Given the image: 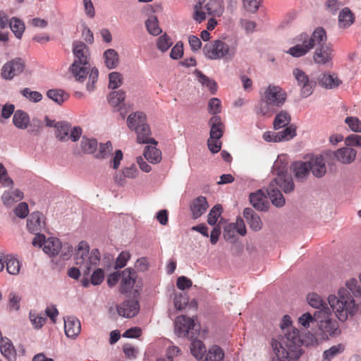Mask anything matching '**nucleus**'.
Instances as JSON below:
<instances>
[{
    "mask_svg": "<svg viewBox=\"0 0 361 361\" xmlns=\"http://www.w3.org/2000/svg\"><path fill=\"white\" fill-rule=\"evenodd\" d=\"M250 202L259 211H267L269 209L267 197L261 190L250 195Z\"/></svg>",
    "mask_w": 361,
    "mask_h": 361,
    "instance_id": "nucleus-19",
    "label": "nucleus"
},
{
    "mask_svg": "<svg viewBox=\"0 0 361 361\" xmlns=\"http://www.w3.org/2000/svg\"><path fill=\"white\" fill-rule=\"evenodd\" d=\"M295 45L289 48L287 53L293 57H300L307 54L311 50L310 44L305 43L300 39V35L295 39Z\"/></svg>",
    "mask_w": 361,
    "mask_h": 361,
    "instance_id": "nucleus-21",
    "label": "nucleus"
},
{
    "mask_svg": "<svg viewBox=\"0 0 361 361\" xmlns=\"http://www.w3.org/2000/svg\"><path fill=\"white\" fill-rule=\"evenodd\" d=\"M188 300L189 299L186 293H176L173 298L174 306L177 310H181L187 305Z\"/></svg>",
    "mask_w": 361,
    "mask_h": 361,
    "instance_id": "nucleus-51",
    "label": "nucleus"
},
{
    "mask_svg": "<svg viewBox=\"0 0 361 361\" xmlns=\"http://www.w3.org/2000/svg\"><path fill=\"white\" fill-rule=\"evenodd\" d=\"M147 122V118L142 112H135L130 114L127 118V126L131 130L137 131L139 128Z\"/></svg>",
    "mask_w": 361,
    "mask_h": 361,
    "instance_id": "nucleus-26",
    "label": "nucleus"
},
{
    "mask_svg": "<svg viewBox=\"0 0 361 361\" xmlns=\"http://www.w3.org/2000/svg\"><path fill=\"white\" fill-rule=\"evenodd\" d=\"M330 310H323L315 312V322H317L319 335L323 338H328L329 336H336L338 329V324L329 318Z\"/></svg>",
    "mask_w": 361,
    "mask_h": 361,
    "instance_id": "nucleus-9",
    "label": "nucleus"
},
{
    "mask_svg": "<svg viewBox=\"0 0 361 361\" xmlns=\"http://www.w3.org/2000/svg\"><path fill=\"white\" fill-rule=\"evenodd\" d=\"M142 283L137 279L136 271L132 268H126L121 272L120 293H128L132 289L138 293L142 289Z\"/></svg>",
    "mask_w": 361,
    "mask_h": 361,
    "instance_id": "nucleus-11",
    "label": "nucleus"
},
{
    "mask_svg": "<svg viewBox=\"0 0 361 361\" xmlns=\"http://www.w3.org/2000/svg\"><path fill=\"white\" fill-rule=\"evenodd\" d=\"M224 357L223 350L217 345H214L209 349L203 361H222Z\"/></svg>",
    "mask_w": 361,
    "mask_h": 361,
    "instance_id": "nucleus-42",
    "label": "nucleus"
},
{
    "mask_svg": "<svg viewBox=\"0 0 361 361\" xmlns=\"http://www.w3.org/2000/svg\"><path fill=\"white\" fill-rule=\"evenodd\" d=\"M291 171L293 173L295 178L298 180H305L310 173L308 163L304 161H295L291 165Z\"/></svg>",
    "mask_w": 361,
    "mask_h": 361,
    "instance_id": "nucleus-27",
    "label": "nucleus"
},
{
    "mask_svg": "<svg viewBox=\"0 0 361 361\" xmlns=\"http://www.w3.org/2000/svg\"><path fill=\"white\" fill-rule=\"evenodd\" d=\"M172 45L171 39L166 35L160 36L157 39V48L161 51H166Z\"/></svg>",
    "mask_w": 361,
    "mask_h": 361,
    "instance_id": "nucleus-55",
    "label": "nucleus"
},
{
    "mask_svg": "<svg viewBox=\"0 0 361 361\" xmlns=\"http://www.w3.org/2000/svg\"><path fill=\"white\" fill-rule=\"evenodd\" d=\"M104 278V273L103 269H97L94 271L92 276H91V283L94 285H99L102 283Z\"/></svg>",
    "mask_w": 361,
    "mask_h": 361,
    "instance_id": "nucleus-63",
    "label": "nucleus"
},
{
    "mask_svg": "<svg viewBox=\"0 0 361 361\" xmlns=\"http://www.w3.org/2000/svg\"><path fill=\"white\" fill-rule=\"evenodd\" d=\"M290 121V115L286 111H281L279 113L274 121V128L278 130L283 127L286 126Z\"/></svg>",
    "mask_w": 361,
    "mask_h": 361,
    "instance_id": "nucleus-45",
    "label": "nucleus"
},
{
    "mask_svg": "<svg viewBox=\"0 0 361 361\" xmlns=\"http://www.w3.org/2000/svg\"><path fill=\"white\" fill-rule=\"evenodd\" d=\"M357 152L350 147H343L335 152L337 160L343 164H350L356 157Z\"/></svg>",
    "mask_w": 361,
    "mask_h": 361,
    "instance_id": "nucleus-28",
    "label": "nucleus"
},
{
    "mask_svg": "<svg viewBox=\"0 0 361 361\" xmlns=\"http://www.w3.org/2000/svg\"><path fill=\"white\" fill-rule=\"evenodd\" d=\"M345 142L348 146L361 147V135L351 134L345 137Z\"/></svg>",
    "mask_w": 361,
    "mask_h": 361,
    "instance_id": "nucleus-60",
    "label": "nucleus"
},
{
    "mask_svg": "<svg viewBox=\"0 0 361 361\" xmlns=\"http://www.w3.org/2000/svg\"><path fill=\"white\" fill-rule=\"evenodd\" d=\"M6 270L11 275H17L20 272V264L17 258L13 255H7L5 259Z\"/></svg>",
    "mask_w": 361,
    "mask_h": 361,
    "instance_id": "nucleus-41",
    "label": "nucleus"
},
{
    "mask_svg": "<svg viewBox=\"0 0 361 361\" xmlns=\"http://www.w3.org/2000/svg\"><path fill=\"white\" fill-rule=\"evenodd\" d=\"M276 133L279 142L289 140L296 135L295 128H293V126L286 127L284 130Z\"/></svg>",
    "mask_w": 361,
    "mask_h": 361,
    "instance_id": "nucleus-48",
    "label": "nucleus"
},
{
    "mask_svg": "<svg viewBox=\"0 0 361 361\" xmlns=\"http://www.w3.org/2000/svg\"><path fill=\"white\" fill-rule=\"evenodd\" d=\"M147 31L152 35L157 36L161 32L159 22L155 16L149 17L145 22Z\"/></svg>",
    "mask_w": 361,
    "mask_h": 361,
    "instance_id": "nucleus-47",
    "label": "nucleus"
},
{
    "mask_svg": "<svg viewBox=\"0 0 361 361\" xmlns=\"http://www.w3.org/2000/svg\"><path fill=\"white\" fill-rule=\"evenodd\" d=\"M355 21V16L347 7L343 8L338 15V26L342 28L350 27Z\"/></svg>",
    "mask_w": 361,
    "mask_h": 361,
    "instance_id": "nucleus-33",
    "label": "nucleus"
},
{
    "mask_svg": "<svg viewBox=\"0 0 361 361\" xmlns=\"http://www.w3.org/2000/svg\"><path fill=\"white\" fill-rule=\"evenodd\" d=\"M56 129V137L61 142L68 140V135L71 130V125L66 121H59L54 125Z\"/></svg>",
    "mask_w": 361,
    "mask_h": 361,
    "instance_id": "nucleus-35",
    "label": "nucleus"
},
{
    "mask_svg": "<svg viewBox=\"0 0 361 361\" xmlns=\"http://www.w3.org/2000/svg\"><path fill=\"white\" fill-rule=\"evenodd\" d=\"M222 211V207L219 204H216L213 208L211 209L208 218H207V222L211 226H214L218 220V218L221 215Z\"/></svg>",
    "mask_w": 361,
    "mask_h": 361,
    "instance_id": "nucleus-54",
    "label": "nucleus"
},
{
    "mask_svg": "<svg viewBox=\"0 0 361 361\" xmlns=\"http://www.w3.org/2000/svg\"><path fill=\"white\" fill-rule=\"evenodd\" d=\"M15 214L21 219L27 216L29 213L28 205L26 202H20L14 209Z\"/></svg>",
    "mask_w": 361,
    "mask_h": 361,
    "instance_id": "nucleus-59",
    "label": "nucleus"
},
{
    "mask_svg": "<svg viewBox=\"0 0 361 361\" xmlns=\"http://www.w3.org/2000/svg\"><path fill=\"white\" fill-rule=\"evenodd\" d=\"M221 110V104L219 99L214 97L209 101L208 111L213 115L219 114Z\"/></svg>",
    "mask_w": 361,
    "mask_h": 361,
    "instance_id": "nucleus-56",
    "label": "nucleus"
},
{
    "mask_svg": "<svg viewBox=\"0 0 361 361\" xmlns=\"http://www.w3.org/2000/svg\"><path fill=\"white\" fill-rule=\"evenodd\" d=\"M300 39L303 40V42L310 44L311 49L315 46L321 47L322 45H327L326 40L327 37L326 32L324 28L321 27H317L313 32L312 35L310 36L307 33L300 34Z\"/></svg>",
    "mask_w": 361,
    "mask_h": 361,
    "instance_id": "nucleus-14",
    "label": "nucleus"
},
{
    "mask_svg": "<svg viewBox=\"0 0 361 361\" xmlns=\"http://www.w3.org/2000/svg\"><path fill=\"white\" fill-rule=\"evenodd\" d=\"M21 297L16 293H11L9 295L8 305L10 308L18 310L20 308V302Z\"/></svg>",
    "mask_w": 361,
    "mask_h": 361,
    "instance_id": "nucleus-62",
    "label": "nucleus"
},
{
    "mask_svg": "<svg viewBox=\"0 0 361 361\" xmlns=\"http://www.w3.org/2000/svg\"><path fill=\"white\" fill-rule=\"evenodd\" d=\"M294 188L291 176L287 173H281L269 183L267 192L274 205L282 207L285 204V199L281 190L289 193Z\"/></svg>",
    "mask_w": 361,
    "mask_h": 361,
    "instance_id": "nucleus-4",
    "label": "nucleus"
},
{
    "mask_svg": "<svg viewBox=\"0 0 361 361\" xmlns=\"http://www.w3.org/2000/svg\"><path fill=\"white\" fill-rule=\"evenodd\" d=\"M25 68V63L21 58H16L6 62L1 71V77L5 80H12L21 74Z\"/></svg>",
    "mask_w": 361,
    "mask_h": 361,
    "instance_id": "nucleus-13",
    "label": "nucleus"
},
{
    "mask_svg": "<svg viewBox=\"0 0 361 361\" xmlns=\"http://www.w3.org/2000/svg\"><path fill=\"white\" fill-rule=\"evenodd\" d=\"M298 322L305 328H308L310 322H315V313L312 316L310 313L306 312L299 317Z\"/></svg>",
    "mask_w": 361,
    "mask_h": 361,
    "instance_id": "nucleus-64",
    "label": "nucleus"
},
{
    "mask_svg": "<svg viewBox=\"0 0 361 361\" xmlns=\"http://www.w3.org/2000/svg\"><path fill=\"white\" fill-rule=\"evenodd\" d=\"M261 0H243V7L249 12H255L259 6Z\"/></svg>",
    "mask_w": 361,
    "mask_h": 361,
    "instance_id": "nucleus-61",
    "label": "nucleus"
},
{
    "mask_svg": "<svg viewBox=\"0 0 361 361\" xmlns=\"http://www.w3.org/2000/svg\"><path fill=\"white\" fill-rule=\"evenodd\" d=\"M13 125L19 129H25L30 124V116L23 110H17L13 116Z\"/></svg>",
    "mask_w": 361,
    "mask_h": 361,
    "instance_id": "nucleus-31",
    "label": "nucleus"
},
{
    "mask_svg": "<svg viewBox=\"0 0 361 361\" xmlns=\"http://www.w3.org/2000/svg\"><path fill=\"white\" fill-rule=\"evenodd\" d=\"M0 350L2 355L8 360V361H15L16 358V350L11 343V341L6 338H4L1 336L0 338Z\"/></svg>",
    "mask_w": 361,
    "mask_h": 361,
    "instance_id": "nucleus-29",
    "label": "nucleus"
},
{
    "mask_svg": "<svg viewBox=\"0 0 361 361\" xmlns=\"http://www.w3.org/2000/svg\"><path fill=\"white\" fill-rule=\"evenodd\" d=\"M130 257V255L129 254V252H121L118 257L116 258V262H115V268L116 269H118V268H123L124 267L128 261L129 260Z\"/></svg>",
    "mask_w": 361,
    "mask_h": 361,
    "instance_id": "nucleus-58",
    "label": "nucleus"
},
{
    "mask_svg": "<svg viewBox=\"0 0 361 361\" xmlns=\"http://www.w3.org/2000/svg\"><path fill=\"white\" fill-rule=\"evenodd\" d=\"M343 350V348L341 345H334L329 350L324 352V359L331 361V358L341 353Z\"/></svg>",
    "mask_w": 361,
    "mask_h": 361,
    "instance_id": "nucleus-57",
    "label": "nucleus"
},
{
    "mask_svg": "<svg viewBox=\"0 0 361 361\" xmlns=\"http://www.w3.org/2000/svg\"><path fill=\"white\" fill-rule=\"evenodd\" d=\"M192 318L185 315H180L175 320L174 331L180 337H186L190 340L197 336V329Z\"/></svg>",
    "mask_w": 361,
    "mask_h": 361,
    "instance_id": "nucleus-10",
    "label": "nucleus"
},
{
    "mask_svg": "<svg viewBox=\"0 0 361 361\" xmlns=\"http://www.w3.org/2000/svg\"><path fill=\"white\" fill-rule=\"evenodd\" d=\"M157 145L146 146L144 150L145 158L152 164L159 163L161 160V152L157 148Z\"/></svg>",
    "mask_w": 361,
    "mask_h": 361,
    "instance_id": "nucleus-32",
    "label": "nucleus"
},
{
    "mask_svg": "<svg viewBox=\"0 0 361 361\" xmlns=\"http://www.w3.org/2000/svg\"><path fill=\"white\" fill-rule=\"evenodd\" d=\"M113 150L112 144L110 141L100 144L99 152L95 155L97 159H106L111 154Z\"/></svg>",
    "mask_w": 361,
    "mask_h": 361,
    "instance_id": "nucleus-50",
    "label": "nucleus"
},
{
    "mask_svg": "<svg viewBox=\"0 0 361 361\" xmlns=\"http://www.w3.org/2000/svg\"><path fill=\"white\" fill-rule=\"evenodd\" d=\"M279 339L271 341V347L276 356L272 361L297 360L301 355L302 341L299 331L293 329L284 336H280Z\"/></svg>",
    "mask_w": 361,
    "mask_h": 361,
    "instance_id": "nucleus-2",
    "label": "nucleus"
},
{
    "mask_svg": "<svg viewBox=\"0 0 361 361\" xmlns=\"http://www.w3.org/2000/svg\"><path fill=\"white\" fill-rule=\"evenodd\" d=\"M47 96L48 98L59 105L62 104L69 97V94L68 93L60 89L49 90L47 92Z\"/></svg>",
    "mask_w": 361,
    "mask_h": 361,
    "instance_id": "nucleus-39",
    "label": "nucleus"
},
{
    "mask_svg": "<svg viewBox=\"0 0 361 361\" xmlns=\"http://www.w3.org/2000/svg\"><path fill=\"white\" fill-rule=\"evenodd\" d=\"M140 310V305L137 300L129 299L117 306V312L118 315L132 318L137 314Z\"/></svg>",
    "mask_w": 361,
    "mask_h": 361,
    "instance_id": "nucleus-15",
    "label": "nucleus"
},
{
    "mask_svg": "<svg viewBox=\"0 0 361 361\" xmlns=\"http://www.w3.org/2000/svg\"><path fill=\"white\" fill-rule=\"evenodd\" d=\"M44 222L42 221V214L39 212H32L27 221V228L32 233L42 231Z\"/></svg>",
    "mask_w": 361,
    "mask_h": 361,
    "instance_id": "nucleus-23",
    "label": "nucleus"
},
{
    "mask_svg": "<svg viewBox=\"0 0 361 361\" xmlns=\"http://www.w3.org/2000/svg\"><path fill=\"white\" fill-rule=\"evenodd\" d=\"M208 207L206 197L200 196L195 199L190 204L192 218L196 219L201 216L207 211Z\"/></svg>",
    "mask_w": 361,
    "mask_h": 361,
    "instance_id": "nucleus-24",
    "label": "nucleus"
},
{
    "mask_svg": "<svg viewBox=\"0 0 361 361\" xmlns=\"http://www.w3.org/2000/svg\"><path fill=\"white\" fill-rule=\"evenodd\" d=\"M310 171L317 178L324 176L326 172L324 159L322 155H315L307 161Z\"/></svg>",
    "mask_w": 361,
    "mask_h": 361,
    "instance_id": "nucleus-17",
    "label": "nucleus"
},
{
    "mask_svg": "<svg viewBox=\"0 0 361 361\" xmlns=\"http://www.w3.org/2000/svg\"><path fill=\"white\" fill-rule=\"evenodd\" d=\"M210 126L209 137L207 140V146L212 153H217L221 149L222 142L220 138L224 132V124L219 116H214L209 121Z\"/></svg>",
    "mask_w": 361,
    "mask_h": 361,
    "instance_id": "nucleus-8",
    "label": "nucleus"
},
{
    "mask_svg": "<svg viewBox=\"0 0 361 361\" xmlns=\"http://www.w3.org/2000/svg\"><path fill=\"white\" fill-rule=\"evenodd\" d=\"M122 173L123 175V178L122 176H120V178H118V176H116L114 177L115 181L119 183L120 185L124 184L125 178H135L139 174V171L137 170L136 166L134 164H133L128 167L123 168L122 170Z\"/></svg>",
    "mask_w": 361,
    "mask_h": 361,
    "instance_id": "nucleus-37",
    "label": "nucleus"
},
{
    "mask_svg": "<svg viewBox=\"0 0 361 361\" xmlns=\"http://www.w3.org/2000/svg\"><path fill=\"white\" fill-rule=\"evenodd\" d=\"M194 74L196 75L197 80L202 86H205L209 89L211 94H214L217 91V84L214 80L209 78L200 71L195 70Z\"/></svg>",
    "mask_w": 361,
    "mask_h": 361,
    "instance_id": "nucleus-34",
    "label": "nucleus"
},
{
    "mask_svg": "<svg viewBox=\"0 0 361 361\" xmlns=\"http://www.w3.org/2000/svg\"><path fill=\"white\" fill-rule=\"evenodd\" d=\"M109 87L111 89H116L119 87L123 82V78L120 73L112 72L109 75Z\"/></svg>",
    "mask_w": 361,
    "mask_h": 361,
    "instance_id": "nucleus-52",
    "label": "nucleus"
},
{
    "mask_svg": "<svg viewBox=\"0 0 361 361\" xmlns=\"http://www.w3.org/2000/svg\"><path fill=\"white\" fill-rule=\"evenodd\" d=\"M126 98V92L123 90L113 91L108 96L109 103L114 108L121 109Z\"/></svg>",
    "mask_w": 361,
    "mask_h": 361,
    "instance_id": "nucleus-40",
    "label": "nucleus"
},
{
    "mask_svg": "<svg viewBox=\"0 0 361 361\" xmlns=\"http://www.w3.org/2000/svg\"><path fill=\"white\" fill-rule=\"evenodd\" d=\"M135 133L137 134V142L138 143L157 145V142L154 138L151 137V130L147 122L144 123L141 128H139Z\"/></svg>",
    "mask_w": 361,
    "mask_h": 361,
    "instance_id": "nucleus-25",
    "label": "nucleus"
},
{
    "mask_svg": "<svg viewBox=\"0 0 361 361\" xmlns=\"http://www.w3.org/2000/svg\"><path fill=\"white\" fill-rule=\"evenodd\" d=\"M81 150L86 154H92L97 147V141L83 136L80 142Z\"/></svg>",
    "mask_w": 361,
    "mask_h": 361,
    "instance_id": "nucleus-43",
    "label": "nucleus"
},
{
    "mask_svg": "<svg viewBox=\"0 0 361 361\" xmlns=\"http://www.w3.org/2000/svg\"><path fill=\"white\" fill-rule=\"evenodd\" d=\"M202 51L205 56L211 60L231 59L235 54L234 47H231L226 42L219 39L206 44Z\"/></svg>",
    "mask_w": 361,
    "mask_h": 361,
    "instance_id": "nucleus-7",
    "label": "nucleus"
},
{
    "mask_svg": "<svg viewBox=\"0 0 361 361\" xmlns=\"http://www.w3.org/2000/svg\"><path fill=\"white\" fill-rule=\"evenodd\" d=\"M62 247L61 241L56 238H49L44 242L43 250L49 256H56L59 255L60 250Z\"/></svg>",
    "mask_w": 361,
    "mask_h": 361,
    "instance_id": "nucleus-30",
    "label": "nucleus"
},
{
    "mask_svg": "<svg viewBox=\"0 0 361 361\" xmlns=\"http://www.w3.org/2000/svg\"><path fill=\"white\" fill-rule=\"evenodd\" d=\"M104 63L109 69L115 68L119 61V56L117 51L113 49L106 50L103 54Z\"/></svg>",
    "mask_w": 361,
    "mask_h": 361,
    "instance_id": "nucleus-36",
    "label": "nucleus"
},
{
    "mask_svg": "<svg viewBox=\"0 0 361 361\" xmlns=\"http://www.w3.org/2000/svg\"><path fill=\"white\" fill-rule=\"evenodd\" d=\"M73 52L76 59L70 68L72 74L76 80L81 82H84L87 75L89 74L86 88L89 92L93 91L98 80L99 71L96 68L89 70L87 66L90 59L88 47L83 42L76 41L73 44Z\"/></svg>",
    "mask_w": 361,
    "mask_h": 361,
    "instance_id": "nucleus-1",
    "label": "nucleus"
},
{
    "mask_svg": "<svg viewBox=\"0 0 361 361\" xmlns=\"http://www.w3.org/2000/svg\"><path fill=\"white\" fill-rule=\"evenodd\" d=\"M64 331L67 337L73 339L77 338L81 331L80 321L75 317L64 318Z\"/></svg>",
    "mask_w": 361,
    "mask_h": 361,
    "instance_id": "nucleus-18",
    "label": "nucleus"
},
{
    "mask_svg": "<svg viewBox=\"0 0 361 361\" xmlns=\"http://www.w3.org/2000/svg\"><path fill=\"white\" fill-rule=\"evenodd\" d=\"M21 94L32 102H40L42 94L37 91H32L30 88L25 87L20 91Z\"/></svg>",
    "mask_w": 361,
    "mask_h": 361,
    "instance_id": "nucleus-49",
    "label": "nucleus"
},
{
    "mask_svg": "<svg viewBox=\"0 0 361 361\" xmlns=\"http://www.w3.org/2000/svg\"><path fill=\"white\" fill-rule=\"evenodd\" d=\"M243 216L249 225L250 228L253 231H257L262 228V221L259 215L251 208H245L243 211Z\"/></svg>",
    "mask_w": 361,
    "mask_h": 361,
    "instance_id": "nucleus-22",
    "label": "nucleus"
},
{
    "mask_svg": "<svg viewBox=\"0 0 361 361\" xmlns=\"http://www.w3.org/2000/svg\"><path fill=\"white\" fill-rule=\"evenodd\" d=\"M317 82L320 86L325 89H334L342 83V81L336 74L326 73L320 74L317 78Z\"/></svg>",
    "mask_w": 361,
    "mask_h": 361,
    "instance_id": "nucleus-20",
    "label": "nucleus"
},
{
    "mask_svg": "<svg viewBox=\"0 0 361 361\" xmlns=\"http://www.w3.org/2000/svg\"><path fill=\"white\" fill-rule=\"evenodd\" d=\"M334 50L331 44L317 47L314 51L313 59L316 63L326 64L331 61Z\"/></svg>",
    "mask_w": 361,
    "mask_h": 361,
    "instance_id": "nucleus-16",
    "label": "nucleus"
},
{
    "mask_svg": "<svg viewBox=\"0 0 361 361\" xmlns=\"http://www.w3.org/2000/svg\"><path fill=\"white\" fill-rule=\"evenodd\" d=\"M75 264L88 275L92 268L96 267L100 261V252L98 249H93L90 253V247L87 242L81 241L78 245L74 255Z\"/></svg>",
    "mask_w": 361,
    "mask_h": 361,
    "instance_id": "nucleus-5",
    "label": "nucleus"
},
{
    "mask_svg": "<svg viewBox=\"0 0 361 361\" xmlns=\"http://www.w3.org/2000/svg\"><path fill=\"white\" fill-rule=\"evenodd\" d=\"M293 75L297 81L298 85L300 87V95L304 98L310 96L313 93L317 82L310 80L307 75L298 68L293 69Z\"/></svg>",
    "mask_w": 361,
    "mask_h": 361,
    "instance_id": "nucleus-12",
    "label": "nucleus"
},
{
    "mask_svg": "<svg viewBox=\"0 0 361 361\" xmlns=\"http://www.w3.org/2000/svg\"><path fill=\"white\" fill-rule=\"evenodd\" d=\"M10 27L17 38H21L25 30V25L22 20L12 18L10 20Z\"/></svg>",
    "mask_w": 361,
    "mask_h": 361,
    "instance_id": "nucleus-46",
    "label": "nucleus"
},
{
    "mask_svg": "<svg viewBox=\"0 0 361 361\" xmlns=\"http://www.w3.org/2000/svg\"><path fill=\"white\" fill-rule=\"evenodd\" d=\"M224 11L221 0H195L192 18L198 22L204 21L207 15L220 16Z\"/></svg>",
    "mask_w": 361,
    "mask_h": 361,
    "instance_id": "nucleus-6",
    "label": "nucleus"
},
{
    "mask_svg": "<svg viewBox=\"0 0 361 361\" xmlns=\"http://www.w3.org/2000/svg\"><path fill=\"white\" fill-rule=\"evenodd\" d=\"M286 99V93L281 87L269 85L262 94L255 112L270 117L276 111V108L282 106Z\"/></svg>",
    "mask_w": 361,
    "mask_h": 361,
    "instance_id": "nucleus-3",
    "label": "nucleus"
},
{
    "mask_svg": "<svg viewBox=\"0 0 361 361\" xmlns=\"http://www.w3.org/2000/svg\"><path fill=\"white\" fill-rule=\"evenodd\" d=\"M191 353L197 358L201 359L206 352V348L200 340L193 338L190 345Z\"/></svg>",
    "mask_w": 361,
    "mask_h": 361,
    "instance_id": "nucleus-44",
    "label": "nucleus"
},
{
    "mask_svg": "<svg viewBox=\"0 0 361 361\" xmlns=\"http://www.w3.org/2000/svg\"><path fill=\"white\" fill-rule=\"evenodd\" d=\"M307 300L309 305L314 308L318 309V311L326 309L330 310L327 306V303L317 293H312L308 294Z\"/></svg>",
    "mask_w": 361,
    "mask_h": 361,
    "instance_id": "nucleus-38",
    "label": "nucleus"
},
{
    "mask_svg": "<svg viewBox=\"0 0 361 361\" xmlns=\"http://www.w3.org/2000/svg\"><path fill=\"white\" fill-rule=\"evenodd\" d=\"M345 123L352 131L361 133V121L357 117L348 116L345 119Z\"/></svg>",
    "mask_w": 361,
    "mask_h": 361,
    "instance_id": "nucleus-53",
    "label": "nucleus"
}]
</instances>
